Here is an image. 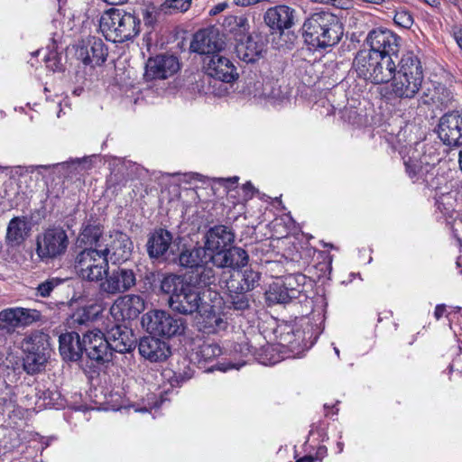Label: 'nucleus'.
Segmentation results:
<instances>
[{
    "mask_svg": "<svg viewBox=\"0 0 462 462\" xmlns=\"http://www.w3.org/2000/svg\"><path fill=\"white\" fill-rule=\"evenodd\" d=\"M421 60L412 51L404 52L398 60V70L391 82V94L399 99L411 100L421 92L420 102L429 105L433 101L430 88H425Z\"/></svg>",
    "mask_w": 462,
    "mask_h": 462,
    "instance_id": "1",
    "label": "nucleus"
},
{
    "mask_svg": "<svg viewBox=\"0 0 462 462\" xmlns=\"http://www.w3.org/2000/svg\"><path fill=\"white\" fill-rule=\"evenodd\" d=\"M273 334L281 351L288 353V357H300L318 339L317 326L308 314L294 322L279 323Z\"/></svg>",
    "mask_w": 462,
    "mask_h": 462,
    "instance_id": "2",
    "label": "nucleus"
},
{
    "mask_svg": "<svg viewBox=\"0 0 462 462\" xmlns=\"http://www.w3.org/2000/svg\"><path fill=\"white\" fill-rule=\"evenodd\" d=\"M403 164L408 176L413 182L424 184L435 194L448 192L452 189V184L443 174H439L433 163L427 160L426 155H421L417 148L410 147L407 153L402 156Z\"/></svg>",
    "mask_w": 462,
    "mask_h": 462,
    "instance_id": "3",
    "label": "nucleus"
},
{
    "mask_svg": "<svg viewBox=\"0 0 462 462\" xmlns=\"http://www.w3.org/2000/svg\"><path fill=\"white\" fill-rule=\"evenodd\" d=\"M160 290L169 295L168 303L173 311L189 315L199 310L202 300L200 293L184 277L172 273L164 276Z\"/></svg>",
    "mask_w": 462,
    "mask_h": 462,
    "instance_id": "4",
    "label": "nucleus"
},
{
    "mask_svg": "<svg viewBox=\"0 0 462 462\" xmlns=\"http://www.w3.org/2000/svg\"><path fill=\"white\" fill-rule=\"evenodd\" d=\"M99 27L106 40L124 42L139 34L141 20L134 13L110 8L101 15Z\"/></svg>",
    "mask_w": 462,
    "mask_h": 462,
    "instance_id": "5",
    "label": "nucleus"
},
{
    "mask_svg": "<svg viewBox=\"0 0 462 462\" xmlns=\"http://www.w3.org/2000/svg\"><path fill=\"white\" fill-rule=\"evenodd\" d=\"M107 249L83 248L75 258L79 276L88 282H102L109 271Z\"/></svg>",
    "mask_w": 462,
    "mask_h": 462,
    "instance_id": "6",
    "label": "nucleus"
},
{
    "mask_svg": "<svg viewBox=\"0 0 462 462\" xmlns=\"http://www.w3.org/2000/svg\"><path fill=\"white\" fill-rule=\"evenodd\" d=\"M69 245L67 231L52 225L43 229L36 237V254L42 262H49L64 255Z\"/></svg>",
    "mask_w": 462,
    "mask_h": 462,
    "instance_id": "7",
    "label": "nucleus"
},
{
    "mask_svg": "<svg viewBox=\"0 0 462 462\" xmlns=\"http://www.w3.org/2000/svg\"><path fill=\"white\" fill-rule=\"evenodd\" d=\"M142 324L153 336L171 338L184 334L186 322L166 310H153L145 313Z\"/></svg>",
    "mask_w": 462,
    "mask_h": 462,
    "instance_id": "8",
    "label": "nucleus"
},
{
    "mask_svg": "<svg viewBox=\"0 0 462 462\" xmlns=\"http://www.w3.org/2000/svg\"><path fill=\"white\" fill-rule=\"evenodd\" d=\"M42 319V313L36 309L8 307L0 310V345L7 341V337L19 328H25Z\"/></svg>",
    "mask_w": 462,
    "mask_h": 462,
    "instance_id": "9",
    "label": "nucleus"
},
{
    "mask_svg": "<svg viewBox=\"0 0 462 462\" xmlns=\"http://www.w3.org/2000/svg\"><path fill=\"white\" fill-rule=\"evenodd\" d=\"M109 339L99 329L88 330L83 334L84 354L97 365H107L113 361Z\"/></svg>",
    "mask_w": 462,
    "mask_h": 462,
    "instance_id": "10",
    "label": "nucleus"
},
{
    "mask_svg": "<svg viewBox=\"0 0 462 462\" xmlns=\"http://www.w3.org/2000/svg\"><path fill=\"white\" fill-rule=\"evenodd\" d=\"M365 42L370 48L367 51L374 55L398 59L401 38L391 30L383 27L374 28L368 32Z\"/></svg>",
    "mask_w": 462,
    "mask_h": 462,
    "instance_id": "11",
    "label": "nucleus"
},
{
    "mask_svg": "<svg viewBox=\"0 0 462 462\" xmlns=\"http://www.w3.org/2000/svg\"><path fill=\"white\" fill-rule=\"evenodd\" d=\"M303 275L289 274L284 277H279L270 286L265 292L266 301L270 304H287L295 300L300 295V282L303 281Z\"/></svg>",
    "mask_w": 462,
    "mask_h": 462,
    "instance_id": "12",
    "label": "nucleus"
},
{
    "mask_svg": "<svg viewBox=\"0 0 462 462\" xmlns=\"http://www.w3.org/2000/svg\"><path fill=\"white\" fill-rule=\"evenodd\" d=\"M235 235L223 225L210 227L204 236L203 247L211 259L212 265L217 262L218 254H223L232 245Z\"/></svg>",
    "mask_w": 462,
    "mask_h": 462,
    "instance_id": "13",
    "label": "nucleus"
},
{
    "mask_svg": "<svg viewBox=\"0 0 462 462\" xmlns=\"http://www.w3.org/2000/svg\"><path fill=\"white\" fill-rule=\"evenodd\" d=\"M204 69L209 78L230 83L238 79V72L233 61L220 53L204 58Z\"/></svg>",
    "mask_w": 462,
    "mask_h": 462,
    "instance_id": "14",
    "label": "nucleus"
},
{
    "mask_svg": "<svg viewBox=\"0 0 462 462\" xmlns=\"http://www.w3.org/2000/svg\"><path fill=\"white\" fill-rule=\"evenodd\" d=\"M319 49L337 45L344 34V27L337 14L319 9Z\"/></svg>",
    "mask_w": 462,
    "mask_h": 462,
    "instance_id": "15",
    "label": "nucleus"
},
{
    "mask_svg": "<svg viewBox=\"0 0 462 462\" xmlns=\"http://www.w3.org/2000/svg\"><path fill=\"white\" fill-rule=\"evenodd\" d=\"M136 284V276L132 269L118 267L105 275L100 283L101 291L106 294H118L129 291Z\"/></svg>",
    "mask_w": 462,
    "mask_h": 462,
    "instance_id": "16",
    "label": "nucleus"
},
{
    "mask_svg": "<svg viewBox=\"0 0 462 462\" xmlns=\"http://www.w3.org/2000/svg\"><path fill=\"white\" fill-rule=\"evenodd\" d=\"M438 134L444 144L458 147L462 145V114L450 112L439 120Z\"/></svg>",
    "mask_w": 462,
    "mask_h": 462,
    "instance_id": "17",
    "label": "nucleus"
},
{
    "mask_svg": "<svg viewBox=\"0 0 462 462\" xmlns=\"http://www.w3.org/2000/svg\"><path fill=\"white\" fill-rule=\"evenodd\" d=\"M180 69L178 59L173 55H157L150 58L145 66L144 77L147 80L164 79Z\"/></svg>",
    "mask_w": 462,
    "mask_h": 462,
    "instance_id": "18",
    "label": "nucleus"
},
{
    "mask_svg": "<svg viewBox=\"0 0 462 462\" xmlns=\"http://www.w3.org/2000/svg\"><path fill=\"white\" fill-rule=\"evenodd\" d=\"M295 10L285 5L268 8L263 14V21L271 31L283 33L294 24Z\"/></svg>",
    "mask_w": 462,
    "mask_h": 462,
    "instance_id": "19",
    "label": "nucleus"
},
{
    "mask_svg": "<svg viewBox=\"0 0 462 462\" xmlns=\"http://www.w3.org/2000/svg\"><path fill=\"white\" fill-rule=\"evenodd\" d=\"M260 277L261 274L252 269H246L245 271L237 270L230 273L228 279L220 281L219 286L226 288L228 292H248L253 291L259 284Z\"/></svg>",
    "mask_w": 462,
    "mask_h": 462,
    "instance_id": "20",
    "label": "nucleus"
},
{
    "mask_svg": "<svg viewBox=\"0 0 462 462\" xmlns=\"http://www.w3.org/2000/svg\"><path fill=\"white\" fill-rule=\"evenodd\" d=\"M145 309L143 299L135 294L119 297L111 306L110 311L116 319H134Z\"/></svg>",
    "mask_w": 462,
    "mask_h": 462,
    "instance_id": "21",
    "label": "nucleus"
},
{
    "mask_svg": "<svg viewBox=\"0 0 462 462\" xmlns=\"http://www.w3.org/2000/svg\"><path fill=\"white\" fill-rule=\"evenodd\" d=\"M139 354L152 363L165 361L171 355L169 345L156 336H147L140 339L138 344Z\"/></svg>",
    "mask_w": 462,
    "mask_h": 462,
    "instance_id": "22",
    "label": "nucleus"
},
{
    "mask_svg": "<svg viewBox=\"0 0 462 462\" xmlns=\"http://www.w3.org/2000/svg\"><path fill=\"white\" fill-rule=\"evenodd\" d=\"M78 58L91 67L100 66L107 57V48L101 39L91 37L77 51Z\"/></svg>",
    "mask_w": 462,
    "mask_h": 462,
    "instance_id": "23",
    "label": "nucleus"
},
{
    "mask_svg": "<svg viewBox=\"0 0 462 462\" xmlns=\"http://www.w3.org/2000/svg\"><path fill=\"white\" fill-rule=\"evenodd\" d=\"M112 241L102 249H107V257L113 263L125 262L131 255L133 242L128 235L122 231H113L110 235Z\"/></svg>",
    "mask_w": 462,
    "mask_h": 462,
    "instance_id": "24",
    "label": "nucleus"
},
{
    "mask_svg": "<svg viewBox=\"0 0 462 462\" xmlns=\"http://www.w3.org/2000/svg\"><path fill=\"white\" fill-rule=\"evenodd\" d=\"M112 353L125 354L135 348L136 338L132 329L116 325L107 331Z\"/></svg>",
    "mask_w": 462,
    "mask_h": 462,
    "instance_id": "25",
    "label": "nucleus"
},
{
    "mask_svg": "<svg viewBox=\"0 0 462 462\" xmlns=\"http://www.w3.org/2000/svg\"><path fill=\"white\" fill-rule=\"evenodd\" d=\"M172 239V234L164 228H158L152 232L146 243V250L149 257L152 260L162 259L168 253Z\"/></svg>",
    "mask_w": 462,
    "mask_h": 462,
    "instance_id": "26",
    "label": "nucleus"
},
{
    "mask_svg": "<svg viewBox=\"0 0 462 462\" xmlns=\"http://www.w3.org/2000/svg\"><path fill=\"white\" fill-rule=\"evenodd\" d=\"M83 337L75 331L63 333L59 337L60 354L65 361L77 362L84 354Z\"/></svg>",
    "mask_w": 462,
    "mask_h": 462,
    "instance_id": "27",
    "label": "nucleus"
},
{
    "mask_svg": "<svg viewBox=\"0 0 462 462\" xmlns=\"http://www.w3.org/2000/svg\"><path fill=\"white\" fill-rule=\"evenodd\" d=\"M235 49L237 57L241 60L253 63L262 56L264 51V43L260 37L247 34L245 38L237 39Z\"/></svg>",
    "mask_w": 462,
    "mask_h": 462,
    "instance_id": "28",
    "label": "nucleus"
},
{
    "mask_svg": "<svg viewBox=\"0 0 462 462\" xmlns=\"http://www.w3.org/2000/svg\"><path fill=\"white\" fill-rule=\"evenodd\" d=\"M143 171V167L131 161H119L117 169H114L106 180L107 188L116 189L117 186H125L128 179L142 176Z\"/></svg>",
    "mask_w": 462,
    "mask_h": 462,
    "instance_id": "29",
    "label": "nucleus"
},
{
    "mask_svg": "<svg viewBox=\"0 0 462 462\" xmlns=\"http://www.w3.org/2000/svg\"><path fill=\"white\" fill-rule=\"evenodd\" d=\"M203 246L184 248L179 254L178 263L180 267L195 271L202 264L211 263V259Z\"/></svg>",
    "mask_w": 462,
    "mask_h": 462,
    "instance_id": "30",
    "label": "nucleus"
},
{
    "mask_svg": "<svg viewBox=\"0 0 462 462\" xmlns=\"http://www.w3.org/2000/svg\"><path fill=\"white\" fill-rule=\"evenodd\" d=\"M198 327L205 334H216L226 329L227 321L222 318L221 313L213 309V306H209L199 314Z\"/></svg>",
    "mask_w": 462,
    "mask_h": 462,
    "instance_id": "31",
    "label": "nucleus"
},
{
    "mask_svg": "<svg viewBox=\"0 0 462 462\" xmlns=\"http://www.w3.org/2000/svg\"><path fill=\"white\" fill-rule=\"evenodd\" d=\"M395 57H378L374 64L372 83L383 84L393 80L398 70Z\"/></svg>",
    "mask_w": 462,
    "mask_h": 462,
    "instance_id": "32",
    "label": "nucleus"
},
{
    "mask_svg": "<svg viewBox=\"0 0 462 462\" xmlns=\"http://www.w3.org/2000/svg\"><path fill=\"white\" fill-rule=\"evenodd\" d=\"M217 262L213 266L217 268L229 267L235 271L245 266L249 255L245 250L238 246H230L223 254H218Z\"/></svg>",
    "mask_w": 462,
    "mask_h": 462,
    "instance_id": "33",
    "label": "nucleus"
},
{
    "mask_svg": "<svg viewBox=\"0 0 462 462\" xmlns=\"http://www.w3.org/2000/svg\"><path fill=\"white\" fill-rule=\"evenodd\" d=\"M103 236V227L97 224H87L78 236V245L84 248L102 249L100 239Z\"/></svg>",
    "mask_w": 462,
    "mask_h": 462,
    "instance_id": "34",
    "label": "nucleus"
},
{
    "mask_svg": "<svg viewBox=\"0 0 462 462\" xmlns=\"http://www.w3.org/2000/svg\"><path fill=\"white\" fill-rule=\"evenodd\" d=\"M377 60V55L367 50L359 51L354 60L353 67L359 78L372 82L374 64Z\"/></svg>",
    "mask_w": 462,
    "mask_h": 462,
    "instance_id": "35",
    "label": "nucleus"
},
{
    "mask_svg": "<svg viewBox=\"0 0 462 462\" xmlns=\"http://www.w3.org/2000/svg\"><path fill=\"white\" fill-rule=\"evenodd\" d=\"M29 231L28 224L24 218L13 217L7 226L5 240L10 246H18L22 245Z\"/></svg>",
    "mask_w": 462,
    "mask_h": 462,
    "instance_id": "36",
    "label": "nucleus"
},
{
    "mask_svg": "<svg viewBox=\"0 0 462 462\" xmlns=\"http://www.w3.org/2000/svg\"><path fill=\"white\" fill-rule=\"evenodd\" d=\"M22 349L23 353L50 354L48 336L38 330L30 333L23 339Z\"/></svg>",
    "mask_w": 462,
    "mask_h": 462,
    "instance_id": "37",
    "label": "nucleus"
},
{
    "mask_svg": "<svg viewBox=\"0 0 462 462\" xmlns=\"http://www.w3.org/2000/svg\"><path fill=\"white\" fill-rule=\"evenodd\" d=\"M190 50L193 52L205 54L206 56L217 53V43L212 41L209 32L206 30L197 32L190 43Z\"/></svg>",
    "mask_w": 462,
    "mask_h": 462,
    "instance_id": "38",
    "label": "nucleus"
},
{
    "mask_svg": "<svg viewBox=\"0 0 462 462\" xmlns=\"http://www.w3.org/2000/svg\"><path fill=\"white\" fill-rule=\"evenodd\" d=\"M223 26L234 35L236 42L239 38H245L250 28L248 19L245 15H227L224 20Z\"/></svg>",
    "mask_w": 462,
    "mask_h": 462,
    "instance_id": "39",
    "label": "nucleus"
},
{
    "mask_svg": "<svg viewBox=\"0 0 462 462\" xmlns=\"http://www.w3.org/2000/svg\"><path fill=\"white\" fill-rule=\"evenodd\" d=\"M302 37L310 53H315L318 50V18L317 14L308 18L302 26Z\"/></svg>",
    "mask_w": 462,
    "mask_h": 462,
    "instance_id": "40",
    "label": "nucleus"
},
{
    "mask_svg": "<svg viewBox=\"0 0 462 462\" xmlns=\"http://www.w3.org/2000/svg\"><path fill=\"white\" fill-rule=\"evenodd\" d=\"M218 273L212 266H208V264H202L201 267L195 270V276L193 278V282L199 287H211L212 285L216 286L219 285L220 281H225L224 279H219Z\"/></svg>",
    "mask_w": 462,
    "mask_h": 462,
    "instance_id": "41",
    "label": "nucleus"
},
{
    "mask_svg": "<svg viewBox=\"0 0 462 462\" xmlns=\"http://www.w3.org/2000/svg\"><path fill=\"white\" fill-rule=\"evenodd\" d=\"M49 357L50 354L23 353V368L28 374H36L44 369Z\"/></svg>",
    "mask_w": 462,
    "mask_h": 462,
    "instance_id": "42",
    "label": "nucleus"
},
{
    "mask_svg": "<svg viewBox=\"0 0 462 462\" xmlns=\"http://www.w3.org/2000/svg\"><path fill=\"white\" fill-rule=\"evenodd\" d=\"M49 357L50 354L23 353V368L28 374H36L44 369Z\"/></svg>",
    "mask_w": 462,
    "mask_h": 462,
    "instance_id": "43",
    "label": "nucleus"
},
{
    "mask_svg": "<svg viewBox=\"0 0 462 462\" xmlns=\"http://www.w3.org/2000/svg\"><path fill=\"white\" fill-rule=\"evenodd\" d=\"M199 363H209L223 354L221 346L215 342H204L197 351Z\"/></svg>",
    "mask_w": 462,
    "mask_h": 462,
    "instance_id": "44",
    "label": "nucleus"
},
{
    "mask_svg": "<svg viewBox=\"0 0 462 462\" xmlns=\"http://www.w3.org/2000/svg\"><path fill=\"white\" fill-rule=\"evenodd\" d=\"M435 205L442 214L450 215L455 210L456 197L451 190L435 194Z\"/></svg>",
    "mask_w": 462,
    "mask_h": 462,
    "instance_id": "45",
    "label": "nucleus"
},
{
    "mask_svg": "<svg viewBox=\"0 0 462 462\" xmlns=\"http://www.w3.org/2000/svg\"><path fill=\"white\" fill-rule=\"evenodd\" d=\"M69 168V162H60V163H53L47 165H29V166H17L15 167V172L19 175H23L25 173H33L34 171H39L41 173V170H58L65 171Z\"/></svg>",
    "mask_w": 462,
    "mask_h": 462,
    "instance_id": "46",
    "label": "nucleus"
},
{
    "mask_svg": "<svg viewBox=\"0 0 462 462\" xmlns=\"http://www.w3.org/2000/svg\"><path fill=\"white\" fill-rule=\"evenodd\" d=\"M334 94L331 90L319 91V114L331 116L335 112Z\"/></svg>",
    "mask_w": 462,
    "mask_h": 462,
    "instance_id": "47",
    "label": "nucleus"
},
{
    "mask_svg": "<svg viewBox=\"0 0 462 462\" xmlns=\"http://www.w3.org/2000/svg\"><path fill=\"white\" fill-rule=\"evenodd\" d=\"M64 281H65L64 279L52 277V278H50V279L41 282L36 287V295L43 297V298L49 297L51 295V293L52 292V291L56 287H58L61 283H63Z\"/></svg>",
    "mask_w": 462,
    "mask_h": 462,
    "instance_id": "48",
    "label": "nucleus"
},
{
    "mask_svg": "<svg viewBox=\"0 0 462 462\" xmlns=\"http://www.w3.org/2000/svg\"><path fill=\"white\" fill-rule=\"evenodd\" d=\"M246 291L228 292L230 303L235 310H245L250 307V299Z\"/></svg>",
    "mask_w": 462,
    "mask_h": 462,
    "instance_id": "49",
    "label": "nucleus"
},
{
    "mask_svg": "<svg viewBox=\"0 0 462 462\" xmlns=\"http://www.w3.org/2000/svg\"><path fill=\"white\" fill-rule=\"evenodd\" d=\"M191 1L192 0H165L162 6L165 13H183L189 10Z\"/></svg>",
    "mask_w": 462,
    "mask_h": 462,
    "instance_id": "50",
    "label": "nucleus"
},
{
    "mask_svg": "<svg viewBox=\"0 0 462 462\" xmlns=\"http://www.w3.org/2000/svg\"><path fill=\"white\" fill-rule=\"evenodd\" d=\"M393 21L402 28H410L413 23V17L410 12L402 9L396 11Z\"/></svg>",
    "mask_w": 462,
    "mask_h": 462,
    "instance_id": "51",
    "label": "nucleus"
},
{
    "mask_svg": "<svg viewBox=\"0 0 462 462\" xmlns=\"http://www.w3.org/2000/svg\"><path fill=\"white\" fill-rule=\"evenodd\" d=\"M44 60L47 68L52 70L53 72L61 70L62 64L60 62V58L59 57L57 52L52 51H50L48 55L44 57Z\"/></svg>",
    "mask_w": 462,
    "mask_h": 462,
    "instance_id": "52",
    "label": "nucleus"
},
{
    "mask_svg": "<svg viewBox=\"0 0 462 462\" xmlns=\"http://www.w3.org/2000/svg\"><path fill=\"white\" fill-rule=\"evenodd\" d=\"M333 256L326 251L319 252V273H331Z\"/></svg>",
    "mask_w": 462,
    "mask_h": 462,
    "instance_id": "53",
    "label": "nucleus"
},
{
    "mask_svg": "<svg viewBox=\"0 0 462 462\" xmlns=\"http://www.w3.org/2000/svg\"><path fill=\"white\" fill-rule=\"evenodd\" d=\"M89 320V314L85 310L76 311L70 318L69 324L71 326L83 325Z\"/></svg>",
    "mask_w": 462,
    "mask_h": 462,
    "instance_id": "54",
    "label": "nucleus"
},
{
    "mask_svg": "<svg viewBox=\"0 0 462 462\" xmlns=\"http://www.w3.org/2000/svg\"><path fill=\"white\" fill-rule=\"evenodd\" d=\"M235 352H239L243 356H254L255 348L249 345L247 342L237 344L234 346Z\"/></svg>",
    "mask_w": 462,
    "mask_h": 462,
    "instance_id": "55",
    "label": "nucleus"
},
{
    "mask_svg": "<svg viewBox=\"0 0 462 462\" xmlns=\"http://www.w3.org/2000/svg\"><path fill=\"white\" fill-rule=\"evenodd\" d=\"M239 178L235 176L231 178H219L217 182L227 189V192L232 190V187H236Z\"/></svg>",
    "mask_w": 462,
    "mask_h": 462,
    "instance_id": "56",
    "label": "nucleus"
},
{
    "mask_svg": "<svg viewBox=\"0 0 462 462\" xmlns=\"http://www.w3.org/2000/svg\"><path fill=\"white\" fill-rule=\"evenodd\" d=\"M143 18L146 25L152 26L156 21L154 9L146 8L143 10Z\"/></svg>",
    "mask_w": 462,
    "mask_h": 462,
    "instance_id": "57",
    "label": "nucleus"
},
{
    "mask_svg": "<svg viewBox=\"0 0 462 462\" xmlns=\"http://www.w3.org/2000/svg\"><path fill=\"white\" fill-rule=\"evenodd\" d=\"M227 4L226 2H222V3H218L217 5H214L208 12V14L210 16H215L218 14H220L221 12H223L224 10H226V8L227 7Z\"/></svg>",
    "mask_w": 462,
    "mask_h": 462,
    "instance_id": "58",
    "label": "nucleus"
},
{
    "mask_svg": "<svg viewBox=\"0 0 462 462\" xmlns=\"http://www.w3.org/2000/svg\"><path fill=\"white\" fill-rule=\"evenodd\" d=\"M245 364V361L242 362V363H238V364H232V363H229L227 364L226 365H225L224 364H221V365H217V370H220V371H227L229 369H232V368H236V369H239L242 365H244Z\"/></svg>",
    "mask_w": 462,
    "mask_h": 462,
    "instance_id": "59",
    "label": "nucleus"
},
{
    "mask_svg": "<svg viewBox=\"0 0 462 462\" xmlns=\"http://www.w3.org/2000/svg\"><path fill=\"white\" fill-rule=\"evenodd\" d=\"M243 191L245 192V199H250L254 194V186L251 182H246L242 187Z\"/></svg>",
    "mask_w": 462,
    "mask_h": 462,
    "instance_id": "60",
    "label": "nucleus"
},
{
    "mask_svg": "<svg viewBox=\"0 0 462 462\" xmlns=\"http://www.w3.org/2000/svg\"><path fill=\"white\" fill-rule=\"evenodd\" d=\"M445 311L446 306L444 304L437 305L434 310V317L436 318V319L439 320L444 315Z\"/></svg>",
    "mask_w": 462,
    "mask_h": 462,
    "instance_id": "61",
    "label": "nucleus"
},
{
    "mask_svg": "<svg viewBox=\"0 0 462 462\" xmlns=\"http://www.w3.org/2000/svg\"><path fill=\"white\" fill-rule=\"evenodd\" d=\"M262 0H234V4L238 6H249L251 5L257 4Z\"/></svg>",
    "mask_w": 462,
    "mask_h": 462,
    "instance_id": "62",
    "label": "nucleus"
},
{
    "mask_svg": "<svg viewBox=\"0 0 462 462\" xmlns=\"http://www.w3.org/2000/svg\"><path fill=\"white\" fill-rule=\"evenodd\" d=\"M454 39L458 47L462 50V29H459L454 32Z\"/></svg>",
    "mask_w": 462,
    "mask_h": 462,
    "instance_id": "63",
    "label": "nucleus"
},
{
    "mask_svg": "<svg viewBox=\"0 0 462 462\" xmlns=\"http://www.w3.org/2000/svg\"><path fill=\"white\" fill-rule=\"evenodd\" d=\"M296 462H314V459L310 456H305L298 459Z\"/></svg>",
    "mask_w": 462,
    "mask_h": 462,
    "instance_id": "64",
    "label": "nucleus"
}]
</instances>
